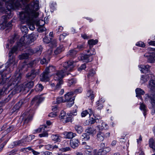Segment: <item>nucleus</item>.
Wrapping results in <instances>:
<instances>
[{"label": "nucleus", "instance_id": "nucleus-1", "mask_svg": "<svg viewBox=\"0 0 155 155\" xmlns=\"http://www.w3.org/2000/svg\"><path fill=\"white\" fill-rule=\"evenodd\" d=\"M25 3L23 8V11L20 14V19L21 23L26 22L28 28L31 30L35 29V25L37 26H41L40 22H43L37 18L39 15L38 12L36 11L39 9V2L37 0H34L29 4L26 5Z\"/></svg>", "mask_w": 155, "mask_h": 155}, {"label": "nucleus", "instance_id": "nucleus-2", "mask_svg": "<svg viewBox=\"0 0 155 155\" xmlns=\"http://www.w3.org/2000/svg\"><path fill=\"white\" fill-rule=\"evenodd\" d=\"M24 37H22L17 45L14 46L9 51V58L8 61L5 65H2L0 66V74L3 75V73L6 74L7 73L6 71L8 73H10L13 71V68L16 63L14 54H17L18 50L21 51L25 49V42L24 41Z\"/></svg>", "mask_w": 155, "mask_h": 155}, {"label": "nucleus", "instance_id": "nucleus-3", "mask_svg": "<svg viewBox=\"0 0 155 155\" xmlns=\"http://www.w3.org/2000/svg\"><path fill=\"white\" fill-rule=\"evenodd\" d=\"M29 0H0V12L5 14L2 17V19L5 21L6 18H12L11 10L15 8L21 7L22 4L27 3Z\"/></svg>", "mask_w": 155, "mask_h": 155}, {"label": "nucleus", "instance_id": "nucleus-4", "mask_svg": "<svg viewBox=\"0 0 155 155\" xmlns=\"http://www.w3.org/2000/svg\"><path fill=\"white\" fill-rule=\"evenodd\" d=\"M75 62L71 60L62 63L61 65L64 68V70L58 71L54 75V79L57 81L56 86L54 88L56 91L61 88V85L63 84L62 79L63 78L64 73L68 71H71L73 70L75 66Z\"/></svg>", "mask_w": 155, "mask_h": 155}, {"label": "nucleus", "instance_id": "nucleus-5", "mask_svg": "<svg viewBox=\"0 0 155 155\" xmlns=\"http://www.w3.org/2000/svg\"><path fill=\"white\" fill-rule=\"evenodd\" d=\"M22 80V74L18 71H16L14 75L8 82L7 85L11 89L15 85L18 84Z\"/></svg>", "mask_w": 155, "mask_h": 155}, {"label": "nucleus", "instance_id": "nucleus-6", "mask_svg": "<svg viewBox=\"0 0 155 155\" xmlns=\"http://www.w3.org/2000/svg\"><path fill=\"white\" fill-rule=\"evenodd\" d=\"M29 99L28 98H24L20 100L14 106L12 109V112H17L18 110L23 105L27 106L29 102Z\"/></svg>", "mask_w": 155, "mask_h": 155}, {"label": "nucleus", "instance_id": "nucleus-7", "mask_svg": "<svg viewBox=\"0 0 155 155\" xmlns=\"http://www.w3.org/2000/svg\"><path fill=\"white\" fill-rule=\"evenodd\" d=\"M54 70V68L52 66H49L46 68L44 71L40 76L41 81H45L48 80V74L51 71Z\"/></svg>", "mask_w": 155, "mask_h": 155}, {"label": "nucleus", "instance_id": "nucleus-8", "mask_svg": "<svg viewBox=\"0 0 155 155\" xmlns=\"http://www.w3.org/2000/svg\"><path fill=\"white\" fill-rule=\"evenodd\" d=\"M42 50V46L40 45L39 47L35 48L34 49L28 48H27L26 50L24 51L27 53L28 56H29V55H31L34 54H35L38 56H39L41 53Z\"/></svg>", "mask_w": 155, "mask_h": 155}, {"label": "nucleus", "instance_id": "nucleus-9", "mask_svg": "<svg viewBox=\"0 0 155 155\" xmlns=\"http://www.w3.org/2000/svg\"><path fill=\"white\" fill-rule=\"evenodd\" d=\"M39 73V69H31V71L26 75L27 81H33Z\"/></svg>", "mask_w": 155, "mask_h": 155}, {"label": "nucleus", "instance_id": "nucleus-10", "mask_svg": "<svg viewBox=\"0 0 155 155\" xmlns=\"http://www.w3.org/2000/svg\"><path fill=\"white\" fill-rule=\"evenodd\" d=\"M73 93H68L64 95L65 100L64 102H67V106L68 107H71L74 104V97H72Z\"/></svg>", "mask_w": 155, "mask_h": 155}, {"label": "nucleus", "instance_id": "nucleus-11", "mask_svg": "<svg viewBox=\"0 0 155 155\" xmlns=\"http://www.w3.org/2000/svg\"><path fill=\"white\" fill-rule=\"evenodd\" d=\"M10 18H6L4 21L2 19V18H1V21H0V30H3L5 28H6V30H9L11 29V28L12 25L11 21H9L7 24H6L7 20Z\"/></svg>", "mask_w": 155, "mask_h": 155}, {"label": "nucleus", "instance_id": "nucleus-12", "mask_svg": "<svg viewBox=\"0 0 155 155\" xmlns=\"http://www.w3.org/2000/svg\"><path fill=\"white\" fill-rule=\"evenodd\" d=\"M23 90H25L23 84L19 85H18V84H16V85H15L14 87L11 88L10 90V94L9 95H12V97L13 95L15 94L16 93L20 92Z\"/></svg>", "mask_w": 155, "mask_h": 155}, {"label": "nucleus", "instance_id": "nucleus-13", "mask_svg": "<svg viewBox=\"0 0 155 155\" xmlns=\"http://www.w3.org/2000/svg\"><path fill=\"white\" fill-rule=\"evenodd\" d=\"M151 93L150 95L148 94H146V97L145 98V101H147L148 99H150V103L153 106H155V94L153 93Z\"/></svg>", "mask_w": 155, "mask_h": 155}, {"label": "nucleus", "instance_id": "nucleus-14", "mask_svg": "<svg viewBox=\"0 0 155 155\" xmlns=\"http://www.w3.org/2000/svg\"><path fill=\"white\" fill-rule=\"evenodd\" d=\"M27 82L24 83L23 84V86L25 89V90H26L28 91L30 88H32L34 85V81H27Z\"/></svg>", "mask_w": 155, "mask_h": 155}, {"label": "nucleus", "instance_id": "nucleus-15", "mask_svg": "<svg viewBox=\"0 0 155 155\" xmlns=\"http://www.w3.org/2000/svg\"><path fill=\"white\" fill-rule=\"evenodd\" d=\"M106 130H104L100 131L98 132L97 134V138L98 141H101L104 140L106 134Z\"/></svg>", "mask_w": 155, "mask_h": 155}, {"label": "nucleus", "instance_id": "nucleus-16", "mask_svg": "<svg viewBox=\"0 0 155 155\" xmlns=\"http://www.w3.org/2000/svg\"><path fill=\"white\" fill-rule=\"evenodd\" d=\"M10 87L7 85L6 87H4L2 89H0V99L4 94L8 93L11 90Z\"/></svg>", "mask_w": 155, "mask_h": 155}, {"label": "nucleus", "instance_id": "nucleus-17", "mask_svg": "<svg viewBox=\"0 0 155 155\" xmlns=\"http://www.w3.org/2000/svg\"><path fill=\"white\" fill-rule=\"evenodd\" d=\"M149 87L150 89V92L155 94V81L152 79L150 81Z\"/></svg>", "mask_w": 155, "mask_h": 155}, {"label": "nucleus", "instance_id": "nucleus-18", "mask_svg": "<svg viewBox=\"0 0 155 155\" xmlns=\"http://www.w3.org/2000/svg\"><path fill=\"white\" fill-rule=\"evenodd\" d=\"M135 92L136 93V97H137L138 98L142 100L143 99L141 95H143L144 94L145 92L144 91L140 88H138L136 89Z\"/></svg>", "mask_w": 155, "mask_h": 155}, {"label": "nucleus", "instance_id": "nucleus-19", "mask_svg": "<svg viewBox=\"0 0 155 155\" xmlns=\"http://www.w3.org/2000/svg\"><path fill=\"white\" fill-rule=\"evenodd\" d=\"M38 34L37 33H32L29 35L28 39V43L31 44L36 39V37H38Z\"/></svg>", "mask_w": 155, "mask_h": 155}, {"label": "nucleus", "instance_id": "nucleus-20", "mask_svg": "<svg viewBox=\"0 0 155 155\" xmlns=\"http://www.w3.org/2000/svg\"><path fill=\"white\" fill-rule=\"evenodd\" d=\"M79 144V142L78 139H74L71 140L70 141L71 146L73 148H75L78 147Z\"/></svg>", "mask_w": 155, "mask_h": 155}, {"label": "nucleus", "instance_id": "nucleus-21", "mask_svg": "<svg viewBox=\"0 0 155 155\" xmlns=\"http://www.w3.org/2000/svg\"><path fill=\"white\" fill-rule=\"evenodd\" d=\"M140 67L142 68L141 71L143 73H146L150 72V66L148 65H141Z\"/></svg>", "mask_w": 155, "mask_h": 155}, {"label": "nucleus", "instance_id": "nucleus-22", "mask_svg": "<svg viewBox=\"0 0 155 155\" xmlns=\"http://www.w3.org/2000/svg\"><path fill=\"white\" fill-rule=\"evenodd\" d=\"M27 143L26 140L22 139L21 140L16 141L13 142L14 146H22L23 144Z\"/></svg>", "mask_w": 155, "mask_h": 155}, {"label": "nucleus", "instance_id": "nucleus-23", "mask_svg": "<svg viewBox=\"0 0 155 155\" xmlns=\"http://www.w3.org/2000/svg\"><path fill=\"white\" fill-rule=\"evenodd\" d=\"M42 98L40 97L39 96H36L33 98L31 102V104H39L42 101Z\"/></svg>", "mask_w": 155, "mask_h": 155}, {"label": "nucleus", "instance_id": "nucleus-24", "mask_svg": "<svg viewBox=\"0 0 155 155\" xmlns=\"http://www.w3.org/2000/svg\"><path fill=\"white\" fill-rule=\"evenodd\" d=\"M6 73H7L6 74H5L3 73V75L1 74V75L2 78L0 79V85H3L8 81L9 79L8 78H5V75L9 73H8L7 71H6Z\"/></svg>", "mask_w": 155, "mask_h": 155}, {"label": "nucleus", "instance_id": "nucleus-25", "mask_svg": "<svg viewBox=\"0 0 155 155\" xmlns=\"http://www.w3.org/2000/svg\"><path fill=\"white\" fill-rule=\"evenodd\" d=\"M12 97V95H9L4 100L1 101L0 102V107L2 108V107L5 106V104L10 100Z\"/></svg>", "mask_w": 155, "mask_h": 155}, {"label": "nucleus", "instance_id": "nucleus-26", "mask_svg": "<svg viewBox=\"0 0 155 155\" xmlns=\"http://www.w3.org/2000/svg\"><path fill=\"white\" fill-rule=\"evenodd\" d=\"M148 54H146L144 55L145 57L148 58L147 61L149 62L153 63L155 61V54H154L153 55H149Z\"/></svg>", "mask_w": 155, "mask_h": 155}, {"label": "nucleus", "instance_id": "nucleus-27", "mask_svg": "<svg viewBox=\"0 0 155 155\" xmlns=\"http://www.w3.org/2000/svg\"><path fill=\"white\" fill-rule=\"evenodd\" d=\"M14 128V126L13 125L7 126L6 125H4L2 127V129L5 130L6 132L7 133H9Z\"/></svg>", "mask_w": 155, "mask_h": 155}, {"label": "nucleus", "instance_id": "nucleus-28", "mask_svg": "<svg viewBox=\"0 0 155 155\" xmlns=\"http://www.w3.org/2000/svg\"><path fill=\"white\" fill-rule=\"evenodd\" d=\"M64 135L65 136V137L67 138L72 139L75 137L76 134L72 132H68L64 133Z\"/></svg>", "mask_w": 155, "mask_h": 155}, {"label": "nucleus", "instance_id": "nucleus-29", "mask_svg": "<svg viewBox=\"0 0 155 155\" xmlns=\"http://www.w3.org/2000/svg\"><path fill=\"white\" fill-rule=\"evenodd\" d=\"M74 128L76 131L80 134L83 131V129L82 127L79 124L75 125Z\"/></svg>", "mask_w": 155, "mask_h": 155}, {"label": "nucleus", "instance_id": "nucleus-30", "mask_svg": "<svg viewBox=\"0 0 155 155\" xmlns=\"http://www.w3.org/2000/svg\"><path fill=\"white\" fill-rule=\"evenodd\" d=\"M64 48L63 45H60L59 47L57 48L54 51V54L57 55L60 53L62 51L64 50Z\"/></svg>", "mask_w": 155, "mask_h": 155}, {"label": "nucleus", "instance_id": "nucleus-31", "mask_svg": "<svg viewBox=\"0 0 155 155\" xmlns=\"http://www.w3.org/2000/svg\"><path fill=\"white\" fill-rule=\"evenodd\" d=\"M140 109L143 111V114L144 116L146 115V107L145 105L143 103H140Z\"/></svg>", "mask_w": 155, "mask_h": 155}, {"label": "nucleus", "instance_id": "nucleus-32", "mask_svg": "<svg viewBox=\"0 0 155 155\" xmlns=\"http://www.w3.org/2000/svg\"><path fill=\"white\" fill-rule=\"evenodd\" d=\"M105 146V144L104 143H101V147L102 148H103V149H101L100 150V152L101 153V155H106L107 153V151L106 150H104L105 149V148H104V147Z\"/></svg>", "mask_w": 155, "mask_h": 155}, {"label": "nucleus", "instance_id": "nucleus-33", "mask_svg": "<svg viewBox=\"0 0 155 155\" xmlns=\"http://www.w3.org/2000/svg\"><path fill=\"white\" fill-rule=\"evenodd\" d=\"M81 138L84 140H88L90 138V135L87 133H84L82 134Z\"/></svg>", "mask_w": 155, "mask_h": 155}, {"label": "nucleus", "instance_id": "nucleus-34", "mask_svg": "<svg viewBox=\"0 0 155 155\" xmlns=\"http://www.w3.org/2000/svg\"><path fill=\"white\" fill-rule=\"evenodd\" d=\"M28 55L26 52L25 53L19 55L18 56V58L20 60L27 59L28 58Z\"/></svg>", "mask_w": 155, "mask_h": 155}, {"label": "nucleus", "instance_id": "nucleus-35", "mask_svg": "<svg viewBox=\"0 0 155 155\" xmlns=\"http://www.w3.org/2000/svg\"><path fill=\"white\" fill-rule=\"evenodd\" d=\"M149 144L150 147L155 151V143L154 142L153 140L150 138L149 140Z\"/></svg>", "mask_w": 155, "mask_h": 155}, {"label": "nucleus", "instance_id": "nucleus-36", "mask_svg": "<svg viewBox=\"0 0 155 155\" xmlns=\"http://www.w3.org/2000/svg\"><path fill=\"white\" fill-rule=\"evenodd\" d=\"M86 94L87 96L89 97L91 100H92L94 98V94L93 93V91L91 90L88 91Z\"/></svg>", "mask_w": 155, "mask_h": 155}, {"label": "nucleus", "instance_id": "nucleus-37", "mask_svg": "<svg viewBox=\"0 0 155 155\" xmlns=\"http://www.w3.org/2000/svg\"><path fill=\"white\" fill-rule=\"evenodd\" d=\"M94 130L91 127H88L85 130V132L89 134H94Z\"/></svg>", "mask_w": 155, "mask_h": 155}, {"label": "nucleus", "instance_id": "nucleus-38", "mask_svg": "<svg viewBox=\"0 0 155 155\" xmlns=\"http://www.w3.org/2000/svg\"><path fill=\"white\" fill-rule=\"evenodd\" d=\"M90 57V56L89 54H84L82 56L81 59L83 60H86L87 62H90L92 61V59H91V60H90L89 58Z\"/></svg>", "mask_w": 155, "mask_h": 155}, {"label": "nucleus", "instance_id": "nucleus-39", "mask_svg": "<svg viewBox=\"0 0 155 155\" xmlns=\"http://www.w3.org/2000/svg\"><path fill=\"white\" fill-rule=\"evenodd\" d=\"M21 29L22 32L24 34V35H26L27 34L28 29L26 26H21Z\"/></svg>", "mask_w": 155, "mask_h": 155}, {"label": "nucleus", "instance_id": "nucleus-40", "mask_svg": "<svg viewBox=\"0 0 155 155\" xmlns=\"http://www.w3.org/2000/svg\"><path fill=\"white\" fill-rule=\"evenodd\" d=\"M44 88V87L41 84H37L35 87V90L36 91H41Z\"/></svg>", "mask_w": 155, "mask_h": 155}, {"label": "nucleus", "instance_id": "nucleus-41", "mask_svg": "<svg viewBox=\"0 0 155 155\" xmlns=\"http://www.w3.org/2000/svg\"><path fill=\"white\" fill-rule=\"evenodd\" d=\"M98 42V41L97 39L94 40V39H91L88 41V43L90 45V47L91 46H93L97 44Z\"/></svg>", "mask_w": 155, "mask_h": 155}, {"label": "nucleus", "instance_id": "nucleus-42", "mask_svg": "<svg viewBox=\"0 0 155 155\" xmlns=\"http://www.w3.org/2000/svg\"><path fill=\"white\" fill-rule=\"evenodd\" d=\"M17 38L15 35L12 36L10 38L9 40L8 41L9 43L11 45L10 46L12 45V44L14 43V42L16 41Z\"/></svg>", "mask_w": 155, "mask_h": 155}, {"label": "nucleus", "instance_id": "nucleus-43", "mask_svg": "<svg viewBox=\"0 0 155 155\" xmlns=\"http://www.w3.org/2000/svg\"><path fill=\"white\" fill-rule=\"evenodd\" d=\"M76 54V51L74 50H71L68 53L67 55L68 56H70L71 57H74Z\"/></svg>", "mask_w": 155, "mask_h": 155}, {"label": "nucleus", "instance_id": "nucleus-44", "mask_svg": "<svg viewBox=\"0 0 155 155\" xmlns=\"http://www.w3.org/2000/svg\"><path fill=\"white\" fill-rule=\"evenodd\" d=\"M52 139L56 142H59L60 140L59 137L58 135H53L51 136Z\"/></svg>", "mask_w": 155, "mask_h": 155}, {"label": "nucleus", "instance_id": "nucleus-45", "mask_svg": "<svg viewBox=\"0 0 155 155\" xmlns=\"http://www.w3.org/2000/svg\"><path fill=\"white\" fill-rule=\"evenodd\" d=\"M56 41L55 40H53L52 41L51 40L49 43V45L51 48H54L56 46Z\"/></svg>", "mask_w": 155, "mask_h": 155}, {"label": "nucleus", "instance_id": "nucleus-46", "mask_svg": "<svg viewBox=\"0 0 155 155\" xmlns=\"http://www.w3.org/2000/svg\"><path fill=\"white\" fill-rule=\"evenodd\" d=\"M149 76L148 75H145L142 76L141 80H142L143 82H145L149 80Z\"/></svg>", "mask_w": 155, "mask_h": 155}, {"label": "nucleus", "instance_id": "nucleus-47", "mask_svg": "<svg viewBox=\"0 0 155 155\" xmlns=\"http://www.w3.org/2000/svg\"><path fill=\"white\" fill-rule=\"evenodd\" d=\"M76 80L72 78L71 79H68V85L69 86H71L72 85L76 83Z\"/></svg>", "mask_w": 155, "mask_h": 155}, {"label": "nucleus", "instance_id": "nucleus-48", "mask_svg": "<svg viewBox=\"0 0 155 155\" xmlns=\"http://www.w3.org/2000/svg\"><path fill=\"white\" fill-rule=\"evenodd\" d=\"M48 60L45 58H43L40 60V63L41 64H46L48 63Z\"/></svg>", "mask_w": 155, "mask_h": 155}, {"label": "nucleus", "instance_id": "nucleus-49", "mask_svg": "<svg viewBox=\"0 0 155 155\" xmlns=\"http://www.w3.org/2000/svg\"><path fill=\"white\" fill-rule=\"evenodd\" d=\"M35 136L34 135H30L27 138H24V139L26 140L27 143V142H30L32 139H34L35 138Z\"/></svg>", "mask_w": 155, "mask_h": 155}, {"label": "nucleus", "instance_id": "nucleus-50", "mask_svg": "<svg viewBox=\"0 0 155 155\" xmlns=\"http://www.w3.org/2000/svg\"><path fill=\"white\" fill-rule=\"evenodd\" d=\"M95 74V72L93 69H91L90 70L89 72L87 75L88 77H91L93 76Z\"/></svg>", "mask_w": 155, "mask_h": 155}, {"label": "nucleus", "instance_id": "nucleus-51", "mask_svg": "<svg viewBox=\"0 0 155 155\" xmlns=\"http://www.w3.org/2000/svg\"><path fill=\"white\" fill-rule=\"evenodd\" d=\"M51 38H49L47 37H45L43 39V41L44 42L46 43V44H49L51 41Z\"/></svg>", "mask_w": 155, "mask_h": 155}, {"label": "nucleus", "instance_id": "nucleus-52", "mask_svg": "<svg viewBox=\"0 0 155 155\" xmlns=\"http://www.w3.org/2000/svg\"><path fill=\"white\" fill-rule=\"evenodd\" d=\"M33 115L32 114L30 115L29 117L25 120L24 122L25 123H28V122L32 120Z\"/></svg>", "mask_w": 155, "mask_h": 155}, {"label": "nucleus", "instance_id": "nucleus-53", "mask_svg": "<svg viewBox=\"0 0 155 155\" xmlns=\"http://www.w3.org/2000/svg\"><path fill=\"white\" fill-rule=\"evenodd\" d=\"M82 89L81 88H79L78 89H75L74 91L73 94H77L81 92Z\"/></svg>", "mask_w": 155, "mask_h": 155}, {"label": "nucleus", "instance_id": "nucleus-54", "mask_svg": "<svg viewBox=\"0 0 155 155\" xmlns=\"http://www.w3.org/2000/svg\"><path fill=\"white\" fill-rule=\"evenodd\" d=\"M22 151H25L26 152H28L29 151H32L33 150V149L31 147H27L21 149Z\"/></svg>", "mask_w": 155, "mask_h": 155}, {"label": "nucleus", "instance_id": "nucleus-55", "mask_svg": "<svg viewBox=\"0 0 155 155\" xmlns=\"http://www.w3.org/2000/svg\"><path fill=\"white\" fill-rule=\"evenodd\" d=\"M65 115L66 113L63 110L61 111L59 115V117L61 119H64Z\"/></svg>", "mask_w": 155, "mask_h": 155}, {"label": "nucleus", "instance_id": "nucleus-56", "mask_svg": "<svg viewBox=\"0 0 155 155\" xmlns=\"http://www.w3.org/2000/svg\"><path fill=\"white\" fill-rule=\"evenodd\" d=\"M136 45L137 46L141 47H144L145 46L143 42L142 41H139L137 42L136 44Z\"/></svg>", "mask_w": 155, "mask_h": 155}, {"label": "nucleus", "instance_id": "nucleus-57", "mask_svg": "<svg viewBox=\"0 0 155 155\" xmlns=\"http://www.w3.org/2000/svg\"><path fill=\"white\" fill-rule=\"evenodd\" d=\"M61 102H64L62 97H58L56 98V103L57 104H59Z\"/></svg>", "mask_w": 155, "mask_h": 155}, {"label": "nucleus", "instance_id": "nucleus-58", "mask_svg": "<svg viewBox=\"0 0 155 155\" xmlns=\"http://www.w3.org/2000/svg\"><path fill=\"white\" fill-rule=\"evenodd\" d=\"M8 140H6L0 146V152L2 151L5 145L8 142Z\"/></svg>", "mask_w": 155, "mask_h": 155}, {"label": "nucleus", "instance_id": "nucleus-59", "mask_svg": "<svg viewBox=\"0 0 155 155\" xmlns=\"http://www.w3.org/2000/svg\"><path fill=\"white\" fill-rule=\"evenodd\" d=\"M48 134L47 132L46 131L44 132V133L40 134L39 135V136L40 137H46L48 136Z\"/></svg>", "mask_w": 155, "mask_h": 155}, {"label": "nucleus", "instance_id": "nucleus-60", "mask_svg": "<svg viewBox=\"0 0 155 155\" xmlns=\"http://www.w3.org/2000/svg\"><path fill=\"white\" fill-rule=\"evenodd\" d=\"M67 115H68V117H66V120H65V122L67 123L69 122H71L72 121V118L71 117V116H69V115H68L67 114Z\"/></svg>", "mask_w": 155, "mask_h": 155}, {"label": "nucleus", "instance_id": "nucleus-61", "mask_svg": "<svg viewBox=\"0 0 155 155\" xmlns=\"http://www.w3.org/2000/svg\"><path fill=\"white\" fill-rule=\"evenodd\" d=\"M97 120L99 121L98 119H94L93 118H91L90 120V122L91 124H92L95 122L97 123Z\"/></svg>", "mask_w": 155, "mask_h": 155}, {"label": "nucleus", "instance_id": "nucleus-62", "mask_svg": "<svg viewBox=\"0 0 155 155\" xmlns=\"http://www.w3.org/2000/svg\"><path fill=\"white\" fill-rule=\"evenodd\" d=\"M45 148L47 150H52V146L51 145L48 144L45 146Z\"/></svg>", "mask_w": 155, "mask_h": 155}, {"label": "nucleus", "instance_id": "nucleus-63", "mask_svg": "<svg viewBox=\"0 0 155 155\" xmlns=\"http://www.w3.org/2000/svg\"><path fill=\"white\" fill-rule=\"evenodd\" d=\"M86 68V65L85 64H82L80 68H78V70L79 71L83 69H84Z\"/></svg>", "mask_w": 155, "mask_h": 155}, {"label": "nucleus", "instance_id": "nucleus-64", "mask_svg": "<svg viewBox=\"0 0 155 155\" xmlns=\"http://www.w3.org/2000/svg\"><path fill=\"white\" fill-rule=\"evenodd\" d=\"M88 114V112L87 110H84L81 113V116L82 117H85Z\"/></svg>", "mask_w": 155, "mask_h": 155}]
</instances>
